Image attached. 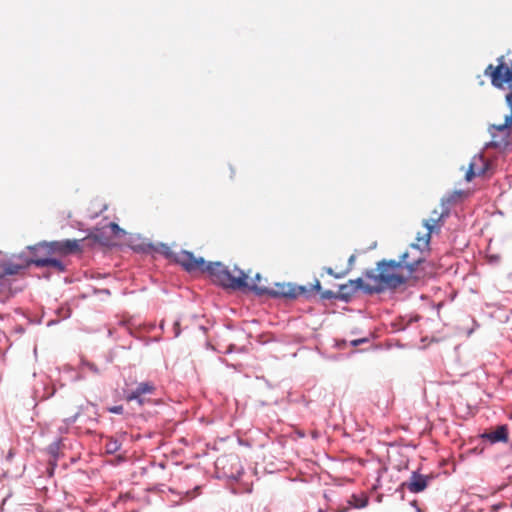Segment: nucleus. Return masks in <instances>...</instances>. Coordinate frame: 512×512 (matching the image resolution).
<instances>
[{"label": "nucleus", "mask_w": 512, "mask_h": 512, "mask_svg": "<svg viewBox=\"0 0 512 512\" xmlns=\"http://www.w3.org/2000/svg\"><path fill=\"white\" fill-rule=\"evenodd\" d=\"M408 256V253H404L400 262H380L377 271L370 270L365 273V277L369 281L367 283H365L362 278L350 280L349 283L354 291L363 290L367 293L381 292L388 288H396L406 280L402 273L403 268H406L408 273L411 274L423 261L421 257L409 261Z\"/></svg>", "instance_id": "nucleus-1"}, {"label": "nucleus", "mask_w": 512, "mask_h": 512, "mask_svg": "<svg viewBox=\"0 0 512 512\" xmlns=\"http://www.w3.org/2000/svg\"><path fill=\"white\" fill-rule=\"evenodd\" d=\"M176 260L188 272L208 273L214 283L223 287L243 289L248 286V276L238 268L231 271L220 262L206 263L203 258H196L188 251H181Z\"/></svg>", "instance_id": "nucleus-2"}, {"label": "nucleus", "mask_w": 512, "mask_h": 512, "mask_svg": "<svg viewBox=\"0 0 512 512\" xmlns=\"http://www.w3.org/2000/svg\"><path fill=\"white\" fill-rule=\"evenodd\" d=\"M443 215H439L437 217H431L430 219H426L423 221V225L426 228V232L423 235L418 234L416 237V243L411 245L413 250H422L423 248H427L430 243L431 234L434 231L440 229L439 223L442 221Z\"/></svg>", "instance_id": "nucleus-3"}, {"label": "nucleus", "mask_w": 512, "mask_h": 512, "mask_svg": "<svg viewBox=\"0 0 512 512\" xmlns=\"http://www.w3.org/2000/svg\"><path fill=\"white\" fill-rule=\"evenodd\" d=\"M155 386L151 382H141L137 387L126 395L127 401H136L139 405L145 402L144 396L152 394Z\"/></svg>", "instance_id": "nucleus-4"}, {"label": "nucleus", "mask_w": 512, "mask_h": 512, "mask_svg": "<svg viewBox=\"0 0 512 512\" xmlns=\"http://www.w3.org/2000/svg\"><path fill=\"white\" fill-rule=\"evenodd\" d=\"M487 169V164L481 155H475L469 164V168L465 174V179L471 181L476 176L484 175Z\"/></svg>", "instance_id": "nucleus-5"}, {"label": "nucleus", "mask_w": 512, "mask_h": 512, "mask_svg": "<svg viewBox=\"0 0 512 512\" xmlns=\"http://www.w3.org/2000/svg\"><path fill=\"white\" fill-rule=\"evenodd\" d=\"M427 477L417 472H413L409 481L403 483L407 489L412 493L422 492L427 487Z\"/></svg>", "instance_id": "nucleus-6"}, {"label": "nucleus", "mask_w": 512, "mask_h": 512, "mask_svg": "<svg viewBox=\"0 0 512 512\" xmlns=\"http://www.w3.org/2000/svg\"><path fill=\"white\" fill-rule=\"evenodd\" d=\"M49 246L50 249L54 252L67 254L79 250V241L69 239L63 241H55L52 242Z\"/></svg>", "instance_id": "nucleus-7"}, {"label": "nucleus", "mask_w": 512, "mask_h": 512, "mask_svg": "<svg viewBox=\"0 0 512 512\" xmlns=\"http://www.w3.org/2000/svg\"><path fill=\"white\" fill-rule=\"evenodd\" d=\"M38 267H51L57 270L58 272H63L65 270L64 264L54 258H37L30 261Z\"/></svg>", "instance_id": "nucleus-8"}, {"label": "nucleus", "mask_w": 512, "mask_h": 512, "mask_svg": "<svg viewBox=\"0 0 512 512\" xmlns=\"http://www.w3.org/2000/svg\"><path fill=\"white\" fill-rule=\"evenodd\" d=\"M261 276L260 274H256L255 278L251 280L250 283L247 282V287H244L243 289L247 288L251 291H254L258 295L263 294H271L272 291L269 290L266 286L262 285L261 283Z\"/></svg>", "instance_id": "nucleus-9"}, {"label": "nucleus", "mask_w": 512, "mask_h": 512, "mask_svg": "<svg viewBox=\"0 0 512 512\" xmlns=\"http://www.w3.org/2000/svg\"><path fill=\"white\" fill-rule=\"evenodd\" d=\"M28 261H23L22 263H13V262H5L2 260V272L5 275H16L18 274L22 269H24Z\"/></svg>", "instance_id": "nucleus-10"}, {"label": "nucleus", "mask_w": 512, "mask_h": 512, "mask_svg": "<svg viewBox=\"0 0 512 512\" xmlns=\"http://www.w3.org/2000/svg\"><path fill=\"white\" fill-rule=\"evenodd\" d=\"M492 443L507 441V429L505 426L498 427L495 431L485 435Z\"/></svg>", "instance_id": "nucleus-11"}, {"label": "nucleus", "mask_w": 512, "mask_h": 512, "mask_svg": "<svg viewBox=\"0 0 512 512\" xmlns=\"http://www.w3.org/2000/svg\"><path fill=\"white\" fill-rule=\"evenodd\" d=\"M350 505L354 508H364L368 504V497L364 494L361 495H352L351 500L349 501Z\"/></svg>", "instance_id": "nucleus-12"}, {"label": "nucleus", "mask_w": 512, "mask_h": 512, "mask_svg": "<svg viewBox=\"0 0 512 512\" xmlns=\"http://www.w3.org/2000/svg\"><path fill=\"white\" fill-rule=\"evenodd\" d=\"M84 369H87V370H89L90 372H92L94 374H98L99 373L98 368L93 363H90V362H87V361H83L82 362V370H84Z\"/></svg>", "instance_id": "nucleus-13"}, {"label": "nucleus", "mask_w": 512, "mask_h": 512, "mask_svg": "<svg viewBox=\"0 0 512 512\" xmlns=\"http://www.w3.org/2000/svg\"><path fill=\"white\" fill-rule=\"evenodd\" d=\"M119 447L120 445L117 441H110L106 446V450L108 453H114L119 449Z\"/></svg>", "instance_id": "nucleus-14"}, {"label": "nucleus", "mask_w": 512, "mask_h": 512, "mask_svg": "<svg viewBox=\"0 0 512 512\" xmlns=\"http://www.w3.org/2000/svg\"><path fill=\"white\" fill-rule=\"evenodd\" d=\"M80 412L75 413L73 416L67 418L64 420L65 424L68 426L70 424H73L76 422L77 418L79 417Z\"/></svg>", "instance_id": "nucleus-15"}, {"label": "nucleus", "mask_w": 512, "mask_h": 512, "mask_svg": "<svg viewBox=\"0 0 512 512\" xmlns=\"http://www.w3.org/2000/svg\"><path fill=\"white\" fill-rule=\"evenodd\" d=\"M108 410H109V412L114 413V414H122L123 407L122 406H113V407H110Z\"/></svg>", "instance_id": "nucleus-16"}, {"label": "nucleus", "mask_w": 512, "mask_h": 512, "mask_svg": "<svg viewBox=\"0 0 512 512\" xmlns=\"http://www.w3.org/2000/svg\"><path fill=\"white\" fill-rule=\"evenodd\" d=\"M110 228L115 234H119L120 232H124L116 223H110Z\"/></svg>", "instance_id": "nucleus-17"}, {"label": "nucleus", "mask_w": 512, "mask_h": 512, "mask_svg": "<svg viewBox=\"0 0 512 512\" xmlns=\"http://www.w3.org/2000/svg\"><path fill=\"white\" fill-rule=\"evenodd\" d=\"M179 322L176 321L175 324H174V336L175 337H178L180 335V327H179Z\"/></svg>", "instance_id": "nucleus-18"}, {"label": "nucleus", "mask_w": 512, "mask_h": 512, "mask_svg": "<svg viewBox=\"0 0 512 512\" xmlns=\"http://www.w3.org/2000/svg\"><path fill=\"white\" fill-rule=\"evenodd\" d=\"M366 341H367V339H366V338L353 340V341H351V345H352V346H357V345H359V344L365 343Z\"/></svg>", "instance_id": "nucleus-19"}, {"label": "nucleus", "mask_w": 512, "mask_h": 512, "mask_svg": "<svg viewBox=\"0 0 512 512\" xmlns=\"http://www.w3.org/2000/svg\"><path fill=\"white\" fill-rule=\"evenodd\" d=\"M14 455H15V453H14L13 449H10L6 456L7 460L11 461L13 459Z\"/></svg>", "instance_id": "nucleus-20"}, {"label": "nucleus", "mask_w": 512, "mask_h": 512, "mask_svg": "<svg viewBox=\"0 0 512 512\" xmlns=\"http://www.w3.org/2000/svg\"><path fill=\"white\" fill-rule=\"evenodd\" d=\"M2 267H3V265H2V260H0V272H2ZM4 276H5V274H4V273H0V279H1L2 277H4Z\"/></svg>", "instance_id": "nucleus-21"}, {"label": "nucleus", "mask_w": 512, "mask_h": 512, "mask_svg": "<svg viewBox=\"0 0 512 512\" xmlns=\"http://www.w3.org/2000/svg\"><path fill=\"white\" fill-rule=\"evenodd\" d=\"M195 495H196V494H195L194 492H187V496H188L190 499L194 498V497H195Z\"/></svg>", "instance_id": "nucleus-22"}, {"label": "nucleus", "mask_w": 512, "mask_h": 512, "mask_svg": "<svg viewBox=\"0 0 512 512\" xmlns=\"http://www.w3.org/2000/svg\"><path fill=\"white\" fill-rule=\"evenodd\" d=\"M200 490V486H196L195 489H194V492H197V494L199 493L198 491Z\"/></svg>", "instance_id": "nucleus-23"}, {"label": "nucleus", "mask_w": 512, "mask_h": 512, "mask_svg": "<svg viewBox=\"0 0 512 512\" xmlns=\"http://www.w3.org/2000/svg\"><path fill=\"white\" fill-rule=\"evenodd\" d=\"M353 260H354V256H351V257H350V259H349V261H350V262H353Z\"/></svg>", "instance_id": "nucleus-24"}]
</instances>
